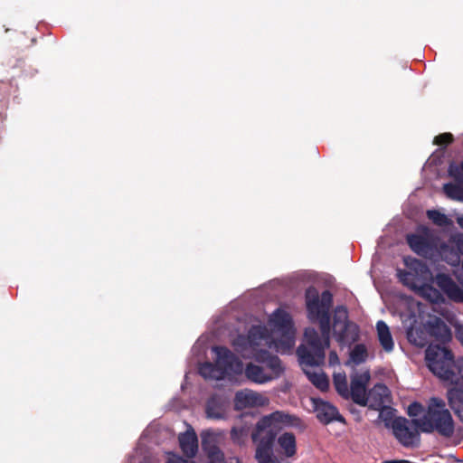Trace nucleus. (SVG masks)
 Returning a JSON list of instances; mask_svg holds the SVG:
<instances>
[{"mask_svg":"<svg viewBox=\"0 0 463 463\" xmlns=\"http://www.w3.org/2000/svg\"><path fill=\"white\" fill-rule=\"evenodd\" d=\"M297 418L283 411H275L262 417L252 433L253 442H274L277 432L283 426L293 425Z\"/></svg>","mask_w":463,"mask_h":463,"instance_id":"423d86ee","label":"nucleus"},{"mask_svg":"<svg viewBox=\"0 0 463 463\" xmlns=\"http://www.w3.org/2000/svg\"><path fill=\"white\" fill-rule=\"evenodd\" d=\"M334 385L337 392L344 398H349V388L347 384L346 375L345 373H337L334 374Z\"/></svg>","mask_w":463,"mask_h":463,"instance_id":"b1692460","label":"nucleus"},{"mask_svg":"<svg viewBox=\"0 0 463 463\" xmlns=\"http://www.w3.org/2000/svg\"><path fill=\"white\" fill-rule=\"evenodd\" d=\"M279 452L286 458H292L297 453L296 437L293 433L285 432L278 438Z\"/></svg>","mask_w":463,"mask_h":463,"instance_id":"dca6fc26","label":"nucleus"},{"mask_svg":"<svg viewBox=\"0 0 463 463\" xmlns=\"http://www.w3.org/2000/svg\"><path fill=\"white\" fill-rule=\"evenodd\" d=\"M369 356L367 347L363 344L355 345L350 352L349 363L359 364L367 360Z\"/></svg>","mask_w":463,"mask_h":463,"instance_id":"5701e85b","label":"nucleus"},{"mask_svg":"<svg viewBox=\"0 0 463 463\" xmlns=\"http://www.w3.org/2000/svg\"><path fill=\"white\" fill-rule=\"evenodd\" d=\"M216 355V364L206 363L200 367V373L204 378L220 380L226 375L240 373L243 365L227 348L216 346L213 348Z\"/></svg>","mask_w":463,"mask_h":463,"instance_id":"7ed1b4c3","label":"nucleus"},{"mask_svg":"<svg viewBox=\"0 0 463 463\" xmlns=\"http://www.w3.org/2000/svg\"><path fill=\"white\" fill-rule=\"evenodd\" d=\"M453 135L451 133H442L435 137L434 144L438 146H445L452 143Z\"/></svg>","mask_w":463,"mask_h":463,"instance_id":"c85d7f7f","label":"nucleus"},{"mask_svg":"<svg viewBox=\"0 0 463 463\" xmlns=\"http://www.w3.org/2000/svg\"><path fill=\"white\" fill-rule=\"evenodd\" d=\"M219 439L220 436L213 432L205 431L202 434V446L208 456L209 463H226L222 453L217 448Z\"/></svg>","mask_w":463,"mask_h":463,"instance_id":"9b49d317","label":"nucleus"},{"mask_svg":"<svg viewBox=\"0 0 463 463\" xmlns=\"http://www.w3.org/2000/svg\"><path fill=\"white\" fill-rule=\"evenodd\" d=\"M418 334V330L411 328L408 331V339L410 342L414 343L416 345L422 346L425 345V341L423 339L418 340L415 335Z\"/></svg>","mask_w":463,"mask_h":463,"instance_id":"7c9ffc66","label":"nucleus"},{"mask_svg":"<svg viewBox=\"0 0 463 463\" xmlns=\"http://www.w3.org/2000/svg\"><path fill=\"white\" fill-rule=\"evenodd\" d=\"M332 303L333 298L329 291H324L320 296L315 288H309L306 291L308 317L319 322L321 333L326 336L330 331L329 310Z\"/></svg>","mask_w":463,"mask_h":463,"instance_id":"20e7f679","label":"nucleus"},{"mask_svg":"<svg viewBox=\"0 0 463 463\" xmlns=\"http://www.w3.org/2000/svg\"><path fill=\"white\" fill-rule=\"evenodd\" d=\"M329 363L332 364L339 363L338 357H337V355H336V354L335 352L330 353V354H329Z\"/></svg>","mask_w":463,"mask_h":463,"instance_id":"f704fd0d","label":"nucleus"},{"mask_svg":"<svg viewBox=\"0 0 463 463\" xmlns=\"http://www.w3.org/2000/svg\"><path fill=\"white\" fill-rule=\"evenodd\" d=\"M455 336L463 345V325H455Z\"/></svg>","mask_w":463,"mask_h":463,"instance_id":"473e14b6","label":"nucleus"},{"mask_svg":"<svg viewBox=\"0 0 463 463\" xmlns=\"http://www.w3.org/2000/svg\"><path fill=\"white\" fill-rule=\"evenodd\" d=\"M256 444L255 458L257 463H280L273 452L274 442H254Z\"/></svg>","mask_w":463,"mask_h":463,"instance_id":"2eb2a0df","label":"nucleus"},{"mask_svg":"<svg viewBox=\"0 0 463 463\" xmlns=\"http://www.w3.org/2000/svg\"><path fill=\"white\" fill-rule=\"evenodd\" d=\"M436 324L437 330L433 329L431 334L436 335L437 338L440 339L443 342L449 340L451 335L447 325L439 319L436 320Z\"/></svg>","mask_w":463,"mask_h":463,"instance_id":"a878e982","label":"nucleus"},{"mask_svg":"<svg viewBox=\"0 0 463 463\" xmlns=\"http://www.w3.org/2000/svg\"><path fill=\"white\" fill-rule=\"evenodd\" d=\"M371 375L369 371H364L363 373H356L351 376V384L349 388V398H351L354 402L361 405L366 406L368 403L367 397V385L370 382Z\"/></svg>","mask_w":463,"mask_h":463,"instance_id":"9d476101","label":"nucleus"},{"mask_svg":"<svg viewBox=\"0 0 463 463\" xmlns=\"http://www.w3.org/2000/svg\"><path fill=\"white\" fill-rule=\"evenodd\" d=\"M269 329L253 326L249 332L247 347L260 364H250L245 369L246 376L251 382L264 383L279 376L282 372L277 356L267 355L258 346H267L278 353L289 352L295 345V330L291 317L283 309L276 310L269 319Z\"/></svg>","mask_w":463,"mask_h":463,"instance_id":"f257e3e1","label":"nucleus"},{"mask_svg":"<svg viewBox=\"0 0 463 463\" xmlns=\"http://www.w3.org/2000/svg\"><path fill=\"white\" fill-rule=\"evenodd\" d=\"M427 216L438 226H448L450 224L449 219L443 213L436 210H430L427 212Z\"/></svg>","mask_w":463,"mask_h":463,"instance_id":"bb28decb","label":"nucleus"},{"mask_svg":"<svg viewBox=\"0 0 463 463\" xmlns=\"http://www.w3.org/2000/svg\"><path fill=\"white\" fill-rule=\"evenodd\" d=\"M317 419L325 424L340 420L336 408L328 402H321L316 407Z\"/></svg>","mask_w":463,"mask_h":463,"instance_id":"6ab92c4d","label":"nucleus"},{"mask_svg":"<svg viewBox=\"0 0 463 463\" xmlns=\"http://www.w3.org/2000/svg\"><path fill=\"white\" fill-rule=\"evenodd\" d=\"M456 369L458 372V374L463 379V358H459L456 362Z\"/></svg>","mask_w":463,"mask_h":463,"instance_id":"72a5a7b5","label":"nucleus"},{"mask_svg":"<svg viewBox=\"0 0 463 463\" xmlns=\"http://www.w3.org/2000/svg\"><path fill=\"white\" fill-rule=\"evenodd\" d=\"M448 400L451 409L463 421V388L453 387L449 389Z\"/></svg>","mask_w":463,"mask_h":463,"instance_id":"aec40b11","label":"nucleus"},{"mask_svg":"<svg viewBox=\"0 0 463 463\" xmlns=\"http://www.w3.org/2000/svg\"><path fill=\"white\" fill-rule=\"evenodd\" d=\"M407 241L414 252L421 255L427 252L428 241L423 235L410 234L407 236Z\"/></svg>","mask_w":463,"mask_h":463,"instance_id":"412c9836","label":"nucleus"},{"mask_svg":"<svg viewBox=\"0 0 463 463\" xmlns=\"http://www.w3.org/2000/svg\"><path fill=\"white\" fill-rule=\"evenodd\" d=\"M422 411V406L420 403L414 402L409 406L408 412L411 416H417Z\"/></svg>","mask_w":463,"mask_h":463,"instance_id":"2f4dec72","label":"nucleus"},{"mask_svg":"<svg viewBox=\"0 0 463 463\" xmlns=\"http://www.w3.org/2000/svg\"><path fill=\"white\" fill-rule=\"evenodd\" d=\"M449 173L455 178L463 180V162L459 165L451 166Z\"/></svg>","mask_w":463,"mask_h":463,"instance_id":"c756f323","label":"nucleus"},{"mask_svg":"<svg viewBox=\"0 0 463 463\" xmlns=\"http://www.w3.org/2000/svg\"><path fill=\"white\" fill-rule=\"evenodd\" d=\"M457 222L458 223V225L463 229V216L461 217H458L457 219Z\"/></svg>","mask_w":463,"mask_h":463,"instance_id":"e433bc0d","label":"nucleus"},{"mask_svg":"<svg viewBox=\"0 0 463 463\" xmlns=\"http://www.w3.org/2000/svg\"><path fill=\"white\" fill-rule=\"evenodd\" d=\"M376 332L378 341L385 352H392L394 347V342L389 326L383 321H378L376 324Z\"/></svg>","mask_w":463,"mask_h":463,"instance_id":"a211bd4d","label":"nucleus"},{"mask_svg":"<svg viewBox=\"0 0 463 463\" xmlns=\"http://www.w3.org/2000/svg\"><path fill=\"white\" fill-rule=\"evenodd\" d=\"M426 362L429 369L443 381L456 383L457 376L453 371L456 363L453 355L447 348L439 345H430L426 350Z\"/></svg>","mask_w":463,"mask_h":463,"instance_id":"39448f33","label":"nucleus"},{"mask_svg":"<svg viewBox=\"0 0 463 463\" xmlns=\"http://www.w3.org/2000/svg\"><path fill=\"white\" fill-rule=\"evenodd\" d=\"M414 425L423 432H438L449 438L453 435L455 423L445 402L440 398H431L428 403L427 412L413 420Z\"/></svg>","mask_w":463,"mask_h":463,"instance_id":"f03ea898","label":"nucleus"},{"mask_svg":"<svg viewBox=\"0 0 463 463\" xmlns=\"http://www.w3.org/2000/svg\"><path fill=\"white\" fill-rule=\"evenodd\" d=\"M333 331L338 341H348L357 335V326L348 321V313L344 307L335 309Z\"/></svg>","mask_w":463,"mask_h":463,"instance_id":"6e6552de","label":"nucleus"},{"mask_svg":"<svg viewBox=\"0 0 463 463\" xmlns=\"http://www.w3.org/2000/svg\"><path fill=\"white\" fill-rule=\"evenodd\" d=\"M232 439L236 443H242L248 436V429L244 426L234 427L231 431Z\"/></svg>","mask_w":463,"mask_h":463,"instance_id":"cd10ccee","label":"nucleus"},{"mask_svg":"<svg viewBox=\"0 0 463 463\" xmlns=\"http://www.w3.org/2000/svg\"><path fill=\"white\" fill-rule=\"evenodd\" d=\"M383 463H410V461L404 460V459H400V460L395 459V460H386Z\"/></svg>","mask_w":463,"mask_h":463,"instance_id":"c9c22d12","label":"nucleus"},{"mask_svg":"<svg viewBox=\"0 0 463 463\" xmlns=\"http://www.w3.org/2000/svg\"><path fill=\"white\" fill-rule=\"evenodd\" d=\"M330 333V331L328 332ZM323 339L318 337L315 329L307 328L305 331V339L307 343L313 348L315 354H324V349L329 345V334L326 336L322 333Z\"/></svg>","mask_w":463,"mask_h":463,"instance_id":"f3484780","label":"nucleus"},{"mask_svg":"<svg viewBox=\"0 0 463 463\" xmlns=\"http://www.w3.org/2000/svg\"><path fill=\"white\" fill-rule=\"evenodd\" d=\"M392 429L395 437L402 445L409 447L414 444L417 433L409 427L406 420H396L392 424Z\"/></svg>","mask_w":463,"mask_h":463,"instance_id":"f8f14e48","label":"nucleus"},{"mask_svg":"<svg viewBox=\"0 0 463 463\" xmlns=\"http://www.w3.org/2000/svg\"><path fill=\"white\" fill-rule=\"evenodd\" d=\"M226 404L223 402H217L212 399L206 408V413L209 418L220 419L222 418L226 411Z\"/></svg>","mask_w":463,"mask_h":463,"instance_id":"4be33fe9","label":"nucleus"},{"mask_svg":"<svg viewBox=\"0 0 463 463\" xmlns=\"http://www.w3.org/2000/svg\"><path fill=\"white\" fill-rule=\"evenodd\" d=\"M234 460V463H239L238 459H233Z\"/></svg>","mask_w":463,"mask_h":463,"instance_id":"4c0bfd02","label":"nucleus"},{"mask_svg":"<svg viewBox=\"0 0 463 463\" xmlns=\"http://www.w3.org/2000/svg\"><path fill=\"white\" fill-rule=\"evenodd\" d=\"M367 405L374 410L381 409L389 400V390L383 384H376L368 392Z\"/></svg>","mask_w":463,"mask_h":463,"instance_id":"ddd939ff","label":"nucleus"},{"mask_svg":"<svg viewBox=\"0 0 463 463\" xmlns=\"http://www.w3.org/2000/svg\"><path fill=\"white\" fill-rule=\"evenodd\" d=\"M269 404V398L265 393L248 389L238 392L234 398V406L237 410L264 408Z\"/></svg>","mask_w":463,"mask_h":463,"instance_id":"1a4fd4ad","label":"nucleus"},{"mask_svg":"<svg viewBox=\"0 0 463 463\" xmlns=\"http://www.w3.org/2000/svg\"><path fill=\"white\" fill-rule=\"evenodd\" d=\"M179 444L183 453L193 458L198 450V439L194 430H188L184 433L179 435Z\"/></svg>","mask_w":463,"mask_h":463,"instance_id":"4468645a","label":"nucleus"},{"mask_svg":"<svg viewBox=\"0 0 463 463\" xmlns=\"http://www.w3.org/2000/svg\"><path fill=\"white\" fill-rule=\"evenodd\" d=\"M443 190L449 198L458 201H463V190L459 185L454 184H448L444 185Z\"/></svg>","mask_w":463,"mask_h":463,"instance_id":"393cba45","label":"nucleus"},{"mask_svg":"<svg viewBox=\"0 0 463 463\" xmlns=\"http://www.w3.org/2000/svg\"><path fill=\"white\" fill-rule=\"evenodd\" d=\"M297 353L302 368L308 379L318 389L326 391L328 388L329 382L326 374L323 373L322 370L318 367L324 361V354H311L304 346H299Z\"/></svg>","mask_w":463,"mask_h":463,"instance_id":"0eeeda50","label":"nucleus"}]
</instances>
